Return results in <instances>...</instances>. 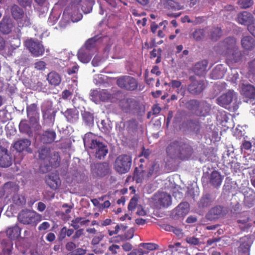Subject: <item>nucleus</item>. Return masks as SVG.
Wrapping results in <instances>:
<instances>
[{"label":"nucleus","mask_w":255,"mask_h":255,"mask_svg":"<svg viewBox=\"0 0 255 255\" xmlns=\"http://www.w3.org/2000/svg\"><path fill=\"white\" fill-rule=\"evenodd\" d=\"M167 157L173 160H187L193 153V148L188 144L181 141L170 142L166 148Z\"/></svg>","instance_id":"obj_1"},{"label":"nucleus","mask_w":255,"mask_h":255,"mask_svg":"<svg viewBox=\"0 0 255 255\" xmlns=\"http://www.w3.org/2000/svg\"><path fill=\"white\" fill-rule=\"evenodd\" d=\"M83 141L85 146L93 150L96 157L99 159L104 158L108 153L107 146L98 140L97 136L92 132L86 133Z\"/></svg>","instance_id":"obj_2"},{"label":"nucleus","mask_w":255,"mask_h":255,"mask_svg":"<svg viewBox=\"0 0 255 255\" xmlns=\"http://www.w3.org/2000/svg\"><path fill=\"white\" fill-rule=\"evenodd\" d=\"M17 220L23 225H30L35 226L41 220L39 215L30 210H21L17 215Z\"/></svg>","instance_id":"obj_3"},{"label":"nucleus","mask_w":255,"mask_h":255,"mask_svg":"<svg viewBox=\"0 0 255 255\" xmlns=\"http://www.w3.org/2000/svg\"><path fill=\"white\" fill-rule=\"evenodd\" d=\"M131 164V156L126 154H123L117 157L114 165L116 171L122 174H125L129 171Z\"/></svg>","instance_id":"obj_4"},{"label":"nucleus","mask_w":255,"mask_h":255,"mask_svg":"<svg viewBox=\"0 0 255 255\" xmlns=\"http://www.w3.org/2000/svg\"><path fill=\"white\" fill-rule=\"evenodd\" d=\"M186 108L199 117H205L207 114L206 103L205 101L199 102L192 99L188 101L185 104Z\"/></svg>","instance_id":"obj_5"},{"label":"nucleus","mask_w":255,"mask_h":255,"mask_svg":"<svg viewBox=\"0 0 255 255\" xmlns=\"http://www.w3.org/2000/svg\"><path fill=\"white\" fill-rule=\"evenodd\" d=\"M117 84L121 89L127 91H134L138 87L137 80L130 76H123L118 78Z\"/></svg>","instance_id":"obj_6"},{"label":"nucleus","mask_w":255,"mask_h":255,"mask_svg":"<svg viewBox=\"0 0 255 255\" xmlns=\"http://www.w3.org/2000/svg\"><path fill=\"white\" fill-rule=\"evenodd\" d=\"M25 45L34 56H40L44 53V46L38 40L34 41L32 39H28L25 41Z\"/></svg>","instance_id":"obj_7"},{"label":"nucleus","mask_w":255,"mask_h":255,"mask_svg":"<svg viewBox=\"0 0 255 255\" xmlns=\"http://www.w3.org/2000/svg\"><path fill=\"white\" fill-rule=\"evenodd\" d=\"M237 99L236 93L233 91L229 90L218 97L217 99V103L220 106L228 109L230 104Z\"/></svg>","instance_id":"obj_8"},{"label":"nucleus","mask_w":255,"mask_h":255,"mask_svg":"<svg viewBox=\"0 0 255 255\" xmlns=\"http://www.w3.org/2000/svg\"><path fill=\"white\" fill-rule=\"evenodd\" d=\"M92 170L97 176L103 177L111 173L109 163L104 162L94 164L92 166Z\"/></svg>","instance_id":"obj_9"},{"label":"nucleus","mask_w":255,"mask_h":255,"mask_svg":"<svg viewBox=\"0 0 255 255\" xmlns=\"http://www.w3.org/2000/svg\"><path fill=\"white\" fill-rule=\"evenodd\" d=\"M252 238L245 236L240 240V245L238 248V255H250V249L253 244Z\"/></svg>","instance_id":"obj_10"},{"label":"nucleus","mask_w":255,"mask_h":255,"mask_svg":"<svg viewBox=\"0 0 255 255\" xmlns=\"http://www.w3.org/2000/svg\"><path fill=\"white\" fill-rule=\"evenodd\" d=\"M31 142L27 138L20 139L16 141L13 144V148L18 152L26 151L28 153H31L32 150L30 147Z\"/></svg>","instance_id":"obj_11"},{"label":"nucleus","mask_w":255,"mask_h":255,"mask_svg":"<svg viewBox=\"0 0 255 255\" xmlns=\"http://www.w3.org/2000/svg\"><path fill=\"white\" fill-rule=\"evenodd\" d=\"M12 163V157L8 150L0 146V166L1 167H9Z\"/></svg>","instance_id":"obj_12"},{"label":"nucleus","mask_w":255,"mask_h":255,"mask_svg":"<svg viewBox=\"0 0 255 255\" xmlns=\"http://www.w3.org/2000/svg\"><path fill=\"white\" fill-rule=\"evenodd\" d=\"M26 112L30 122L33 124H37L39 121L38 109L36 104H32L27 106Z\"/></svg>","instance_id":"obj_13"},{"label":"nucleus","mask_w":255,"mask_h":255,"mask_svg":"<svg viewBox=\"0 0 255 255\" xmlns=\"http://www.w3.org/2000/svg\"><path fill=\"white\" fill-rule=\"evenodd\" d=\"M190 211V205L187 202L180 203L174 210L175 217L182 218L187 215Z\"/></svg>","instance_id":"obj_14"},{"label":"nucleus","mask_w":255,"mask_h":255,"mask_svg":"<svg viewBox=\"0 0 255 255\" xmlns=\"http://www.w3.org/2000/svg\"><path fill=\"white\" fill-rule=\"evenodd\" d=\"M204 89V83L202 81H194L189 84L187 87V91L193 95L200 94Z\"/></svg>","instance_id":"obj_15"},{"label":"nucleus","mask_w":255,"mask_h":255,"mask_svg":"<svg viewBox=\"0 0 255 255\" xmlns=\"http://www.w3.org/2000/svg\"><path fill=\"white\" fill-rule=\"evenodd\" d=\"M255 19L252 14L247 11H244L238 14V22L242 24L247 25L248 27L253 24Z\"/></svg>","instance_id":"obj_16"},{"label":"nucleus","mask_w":255,"mask_h":255,"mask_svg":"<svg viewBox=\"0 0 255 255\" xmlns=\"http://www.w3.org/2000/svg\"><path fill=\"white\" fill-rule=\"evenodd\" d=\"M46 182L49 187L53 190L57 189L61 185V180L58 174L51 173L46 179Z\"/></svg>","instance_id":"obj_17"},{"label":"nucleus","mask_w":255,"mask_h":255,"mask_svg":"<svg viewBox=\"0 0 255 255\" xmlns=\"http://www.w3.org/2000/svg\"><path fill=\"white\" fill-rule=\"evenodd\" d=\"M56 133L53 129H48L43 131L40 135V140L45 144H50L54 141Z\"/></svg>","instance_id":"obj_18"},{"label":"nucleus","mask_w":255,"mask_h":255,"mask_svg":"<svg viewBox=\"0 0 255 255\" xmlns=\"http://www.w3.org/2000/svg\"><path fill=\"white\" fill-rule=\"evenodd\" d=\"M13 26L11 20L8 17L4 16L0 22V31L4 34H9Z\"/></svg>","instance_id":"obj_19"},{"label":"nucleus","mask_w":255,"mask_h":255,"mask_svg":"<svg viewBox=\"0 0 255 255\" xmlns=\"http://www.w3.org/2000/svg\"><path fill=\"white\" fill-rule=\"evenodd\" d=\"M225 55L229 60L234 63L240 62L242 58V52L238 48L230 52H225Z\"/></svg>","instance_id":"obj_20"},{"label":"nucleus","mask_w":255,"mask_h":255,"mask_svg":"<svg viewBox=\"0 0 255 255\" xmlns=\"http://www.w3.org/2000/svg\"><path fill=\"white\" fill-rule=\"evenodd\" d=\"M21 228L15 224L14 226L8 228L6 231V235L11 240L18 239L21 234Z\"/></svg>","instance_id":"obj_21"},{"label":"nucleus","mask_w":255,"mask_h":255,"mask_svg":"<svg viewBox=\"0 0 255 255\" xmlns=\"http://www.w3.org/2000/svg\"><path fill=\"white\" fill-rule=\"evenodd\" d=\"M241 43L242 48L246 51H252L255 47V41L250 36L243 37Z\"/></svg>","instance_id":"obj_22"},{"label":"nucleus","mask_w":255,"mask_h":255,"mask_svg":"<svg viewBox=\"0 0 255 255\" xmlns=\"http://www.w3.org/2000/svg\"><path fill=\"white\" fill-rule=\"evenodd\" d=\"M91 96L94 98L95 97L96 99L98 98L101 101L107 102L111 98V94L108 92L107 90H102L99 91L94 90L91 94Z\"/></svg>","instance_id":"obj_23"},{"label":"nucleus","mask_w":255,"mask_h":255,"mask_svg":"<svg viewBox=\"0 0 255 255\" xmlns=\"http://www.w3.org/2000/svg\"><path fill=\"white\" fill-rule=\"evenodd\" d=\"M145 175L146 171L144 170L143 165L141 163L138 167L135 168L133 172V179L136 183H141Z\"/></svg>","instance_id":"obj_24"},{"label":"nucleus","mask_w":255,"mask_h":255,"mask_svg":"<svg viewBox=\"0 0 255 255\" xmlns=\"http://www.w3.org/2000/svg\"><path fill=\"white\" fill-rule=\"evenodd\" d=\"M63 114L70 123H74L79 119V112L75 108L68 109Z\"/></svg>","instance_id":"obj_25"},{"label":"nucleus","mask_w":255,"mask_h":255,"mask_svg":"<svg viewBox=\"0 0 255 255\" xmlns=\"http://www.w3.org/2000/svg\"><path fill=\"white\" fill-rule=\"evenodd\" d=\"M207 60H203L196 63L194 67L195 73L199 76H203L206 73Z\"/></svg>","instance_id":"obj_26"},{"label":"nucleus","mask_w":255,"mask_h":255,"mask_svg":"<svg viewBox=\"0 0 255 255\" xmlns=\"http://www.w3.org/2000/svg\"><path fill=\"white\" fill-rule=\"evenodd\" d=\"M223 179V176L221 175L220 172L214 171L212 172L210 178V183L215 187L221 185Z\"/></svg>","instance_id":"obj_27"},{"label":"nucleus","mask_w":255,"mask_h":255,"mask_svg":"<svg viewBox=\"0 0 255 255\" xmlns=\"http://www.w3.org/2000/svg\"><path fill=\"white\" fill-rule=\"evenodd\" d=\"M10 11L12 17L16 20L22 18L24 16V12L23 9L16 4H13L11 6Z\"/></svg>","instance_id":"obj_28"},{"label":"nucleus","mask_w":255,"mask_h":255,"mask_svg":"<svg viewBox=\"0 0 255 255\" xmlns=\"http://www.w3.org/2000/svg\"><path fill=\"white\" fill-rule=\"evenodd\" d=\"M158 202L160 206L168 207L171 204V197L167 193L162 192L159 194Z\"/></svg>","instance_id":"obj_29"},{"label":"nucleus","mask_w":255,"mask_h":255,"mask_svg":"<svg viewBox=\"0 0 255 255\" xmlns=\"http://www.w3.org/2000/svg\"><path fill=\"white\" fill-rule=\"evenodd\" d=\"M47 79L50 84L53 86H58L61 81V78L58 73L52 71L47 75Z\"/></svg>","instance_id":"obj_30"},{"label":"nucleus","mask_w":255,"mask_h":255,"mask_svg":"<svg viewBox=\"0 0 255 255\" xmlns=\"http://www.w3.org/2000/svg\"><path fill=\"white\" fill-rule=\"evenodd\" d=\"M82 120L87 126H91L94 124V114L89 111L84 110L81 112Z\"/></svg>","instance_id":"obj_31"},{"label":"nucleus","mask_w":255,"mask_h":255,"mask_svg":"<svg viewBox=\"0 0 255 255\" xmlns=\"http://www.w3.org/2000/svg\"><path fill=\"white\" fill-rule=\"evenodd\" d=\"M134 100L131 98L124 99L121 100L120 106L123 111L128 112L133 105Z\"/></svg>","instance_id":"obj_32"},{"label":"nucleus","mask_w":255,"mask_h":255,"mask_svg":"<svg viewBox=\"0 0 255 255\" xmlns=\"http://www.w3.org/2000/svg\"><path fill=\"white\" fill-rule=\"evenodd\" d=\"M237 41L235 38L228 37L225 39L223 46L226 50V52H230L238 48L236 46Z\"/></svg>","instance_id":"obj_33"},{"label":"nucleus","mask_w":255,"mask_h":255,"mask_svg":"<svg viewBox=\"0 0 255 255\" xmlns=\"http://www.w3.org/2000/svg\"><path fill=\"white\" fill-rule=\"evenodd\" d=\"M223 215V208L221 206L212 208L208 213V220H214Z\"/></svg>","instance_id":"obj_34"},{"label":"nucleus","mask_w":255,"mask_h":255,"mask_svg":"<svg viewBox=\"0 0 255 255\" xmlns=\"http://www.w3.org/2000/svg\"><path fill=\"white\" fill-rule=\"evenodd\" d=\"M84 49H80L77 53L78 59L84 63H88L91 59V55Z\"/></svg>","instance_id":"obj_35"},{"label":"nucleus","mask_w":255,"mask_h":255,"mask_svg":"<svg viewBox=\"0 0 255 255\" xmlns=\"http://www.w3.org/2000/svg\"><path fill=\"white\" fill-rule=\"evenodd\" d=\"M242 91L247 97L253 98L255 97V88L251 85H243Z\"/></svg>","instance_id":"obj_36"},{"label":"nucleus","mask_w":255,"mask_h":255,"mask_svg":"<svg viewBox=\"0 0 255 255\" xmlns=\"http://www.w3.org/2000/svg\"><path fill=\"white\" fill-rule=\"evenodd\" d=\"M60 157L58 152H53V153L49 157V165L52 167L56 168L58 167L60 165Z\"/></svg>","instance_id":"obj_37"},{"label":"nucleus","mask_w":255,"mask_h":255,"mask_svg":"<svg viewBox=\"0 0 255 255\" xmlns=\"http://www.w3.org/2000/svg\"><path fill=\"white\" fill-rule=\"evenodd\" d=\"M38 153V157L41 160H44L49 156L50 153V148L48 147L42 146L39 148L37 151Z\"/></svg>","instance_id":"obj_38"},{"label":"nucleus","mask_w":255,"mask_h":255,"mask_svg":"<svg viewBox=\"0 0 255 255\" xmlns=\"http://www.w3.org/2000/svg\"><path fill=\"white\" fill-rule=\"evenodd\" d=\"M206 36V30L204 29H197L192 33L193 38L197 41L203 40Z\"/></svg>","instance_id":"obj_39"},{"label":"nucleus","mask_w":255,"mask_h":255,"mask_svg":"<svg viewBox=\"0 0 255 255\" xmlns=\"http://www.w3.org/2000/svg\"><path fill=\"white\" fill-rule=\"evenodd\" d=\"M12 200L13 203L17 206H23L26 203L25 197L18 194L13 195L12 198Z\"/></svg>","instance_id":"obj_40"},{"label":"nucleus","mask_w":255,"mask_h":255,"mask_svg":"<svg viewBox=\"0 0 255 255\" xmlns=\"http://www.w3.org/2000/svg\"><path fill=\"white\" fill-rule=\"evenodd\" d=\"M223 67L222 65H218L212 71L211 74V77L213 79H217L223 77L224 75V70H222Z\"/></svg>","instance_id":"obj_41"},{"label":"nucleus","mask_w":255,"mask_h":255,"mask_svg":"<svg viewBox=\"0 0 255 255\" xmlns=\"http://www.w3.org/2000/svg\"><path fill=\"white\" fill-rule=\"evenodd\" d=\"M245 203L249 207H252L255 203V193L251 191L245 196Z\"/></svg>","instance_id":"obj_42"},{"label":"nucleus","mask_w":255,"mask_h":255,"mask_svg":"<svg viewBox=\"0 0 255 255\" xmlns=\"http://www.w3.org/2000/svg\"><path fill=\"white\" fill-rule=\"evenodd\" d=\"M245 217H243L238 220V223L241 228L245 229L249 228L251 225L249 223V218L247 213Z\"/></svg>","instance_id":"obj_43"},{"label":"nucleus","mask_w":255,"mask_h":255,"mask_svg":"<svg viewBox=\"0 0 255 255\" xmlns=\"http://www.w3.org/2000/svg\"><path fill=\"white\" fill-rule=\"evenodd\" d=\"M85 177V175L84 173L76 170L72 174V180L73 182L80 183L84 180Z\"/></svg>","instance_id":"obj_44"},{"label":"nucleus","mask_w":255,"mask_h":255,"mask_svg":"<svg viewBox=\"0 0 255 255\" xmlns=\"http://www.w3.org/2000/svg\"><path fill=\"white\" fill-rule=\"evenodd\" d=\"M210 128L212 130V135L211 138V141L215 142L216 141H219L220 137L219 136L218 134L219 129L217 128H216L215 126L213 125H211Z\"/></svg>","instance_id":"obj_45"},{"label":"nucleus","mask_w":255,"mask_h":255,"mask_svg":"<svg viewBox=\"0 0 255 255\" xmlns=\"http://www.w3.org/2000/svg\"><path fill=\"white\" fill-rule=\"evenodd\" d=\"M217 119L222 125L226 126L225 124L228 122L229 118L227 113L223 112L217 115Z\"/></svg>","instance_id":"obj_46"},{"label":"nucleus","mask_w":255,"mask_h":255,"mask_svg":"<svg viewBox=\"0 0 255 255\" xmlns=\"http://www.w3.org/2000/svg\"><path fill=\"white\" fill-rule=\"evenodd\" d=\"M43 118L44 119L49 120L51 122L53 123L54 121L55 114L51 113V110L47 109L42 110Z\"/></svg>","instance_id":"obj_47"},{"label":"nucleus","mask_w":255,"mask_h":255,"mask_svg":"<svg viewBox=\"0 0 255 255\" xmlns=\"http://www.w3.org/2000/svg\"><path fill=\"white\" fill-rule=\"evenodd\" d=\"M82 16V14L79 12L78 9L74 7V13L71 15L70 18L72 21L75 22L80 20Z\"/></svg>","instance_id":"obj_48"},{"label":"nucleus","mask_w":255,"mask_h":255,"mask_svg":"<svg viewBox=\"0 0 255 255\" xmlns=\"http://www.w3.org/2000/svg\"><path fill=\"white\" fill-rule=\"evenodd\" d=\"M96 41L95 37L88 39L85 43L86 50L89 51L94 48L96 46Z\"/></svg>","instance_id":"obj_49"},{"label":"nucleus","mask_w":255,"mask_h":255,"mask_svg":"<svg viewBox=\"0 0 255 255\" xmlns=\"http://www.w3.org/2000/svg\"><path fill=\"white\" fill-rule=\"evenodd\" d=\"M139 247H142L149 251L156 250L158 248V246L157 244L152 243H141L139 244Z\"/></svg>","instance_id":"obj_50"},{"label":"nucleus","mask_w":255,"mask_h":255,"mask_svg":"<svg viewBox=\"0 0 255 255\" xmlns=\"http://www.w3.org/2000/svg\"><path fill=\"white\" fill-rule=\"evenodd\" d=\"M2 244H5V246L3 247L2 251L4 254H6L7 255H9L11 252V249L12 248V243L11 241H7L5 242L4 241H3L2 242Z\"/></svg>","instance_id":"obj_51"},{"label":"nucleus","mask_w":255,"mask_h":255,"mask_svg":"<svg viewBox=\"0 0 255 255\" xmlns=\"http://www.w3.org/2000/svg\"><path fill=\"white\" fill-rule=\"evenodd\" d=\"M238 4L243 8H247L253 4V0H239Z\"/></svg>","instance_id":"obj_52"},{"label":"nucleus","mask_w":255,"mask_h":255,"mask_svg":"<svg viewBox=\"0 0 255 255\" xmlns=\"http://www.w3.org/2000/svg\"><path fill=\"white\" fill-rule=\"evenodd\" d=\"M19 20L20 21L18 22V24L20 27H26L31 25L30 19L26 15L25 16H24L22 18Z\"/></svg>","instance_id":"obj_53"},{"label":"nucleus","mask_w":255,"mask_h":255,"mask_svg":"<svg viewBox=\"0 0 255 255\" xmlns=\"http://www.w3.org/2000/svg\"><path fill=\"white\" fill-rule=\"evenodd\" d=\"M212 151H210V156H208V160H211L213 162H215L217 160L218 157L216 155L217 148L216 147H211Z\"/></svg>","instance_id":"obj_54"},{"label":"nucleus","mask_w":255,"mask_h":255,"mask_svg":"<svg viewBox=\"0 0 255 255\" xmlns=\"http://www.w3.org/2000/svg\"><path fill=\"white\" fill-rule=\"evenodd\" d=\"M137 204V199L136 197H132L128 205V209L129 211H133L134 210Z\"/></svg>","instance_id":"obj_55"},{"label":"nucleus","mask_w":255,"mask_h":255,"mask_svg":"<svg viewBox=\"0 0 255 255\" xmlns=\"http://www.w3.org/2000/svg\"><path fill=\"white\" fill-rule=\"evenodd\" d=\"M80 222L81 218L77 217L71 221V226L73 227L75 230H77L80 226Z\"/></svg>","instance_id":"obj_56"},{"label":"nucleus","mask_w":255,"mask_h":255,"mask_svg":"<svg viewBox=\"0 0 255 255\" xmlns=\"http://www.w3.org/2000/svg\"><path fill=\"white\" fill-rule=\"evenodd\" d=\"M186 241L187 243L193 245H197L199 243V239L194 237H187Z\"/></svg>","instance_id":"obj_57"},{"label":"nucleus","mask_w":255,"mask_h":255,"mask_svg":"<svg viewBox=\"0 0 255 255\" xmlns=\"http://www.w3.org/2000/svg\"><path fill=\"white\" fill-rule=\"evenodd\" d=\"M249 73L255 76V59L249 64Z\"/></svg>","instance_id":"obj_58"},{"label":"nucleus","mask_w":255,"mask_h":255,"mask_svg":"<svg viewBox=\"0 0 255 255\" xmlns=\"http://www.w3.org/2000/svg\"><path fill=\"white\" fill-rule=\"evenodd\" d=\"M222 35V31L220 28L217 27L212 32V38L214 40H217V38H219Z\"/></svg>","instance_id":"obj_59"},{"label":"nucleus","mask_w":255,"mask_h":255,"mask_svg":"<svg viewBox=\"0 0 255 255\" xmlns=\"http://www.w3.org/2000/svg\"><path fill=\"white\" fill-rule=\"evenodd\" d=\"M239 74L236 70H232V73L229 77L230 80L233 83L236 82L237 80L239 79Z\"/></svg>","instance_id":"obj_60"},{"label":"nucleus","mask_w":255,"mask_h":255,"mask_svg":"<svg viewBox=\"0 0 255 255\" xmlns=\"http://www.w3.org/2000/svg\"><path fill=\"white\" fill-rule=\"evenodd\" d=\"M120 247L119 245L112 244L108 248V250L111 252L112 254L116 255L117 254V250L120 249Z\"/></svg>","instance_id":"obj_61"},{"label":"nucleus","mask_w":255,"mask_h":255,"mask_svg":"<svg viewBox=\"0 0 255 255\" xmlns=\"http://www.w3.org/2000/svg\"><path fill=\"white\" fill-rule=\"evenodd\" d=\"M46 63L42 61L36 62L34 64V67L37 70H41L45 68Z\"/></svg>","instance_id":"obj_62"},{"label":"nucleus","mask_w":255,"mask_h":255,"mask_svg":"<svg viewBox=\"0 0 255 255\" xmlns=\"http://www.w3.org/2000/svg\"><path fill=\"white\" fill-rule=\"evenodd\" d=\"M181 82L178 80H173L169 83V86L172 88H178L181 86Z\"/></svg>","instance_id":"obj_63"},{"label":"nucleus","mask_w":255,"mask_h":255,"mask_svg":"<svg viewBox=\"0 0 255 255\" xmlns=\"http://www.w3.org/2000/svg\"><path fill=\"white\" fill-rule=\"evenodd\" d=\"M79 66L77 64L74 65L71 68H69L67 70V73L69 75H72L77 72Z\"/></svg>","instance_id":"obj_64"}]
</instances>
